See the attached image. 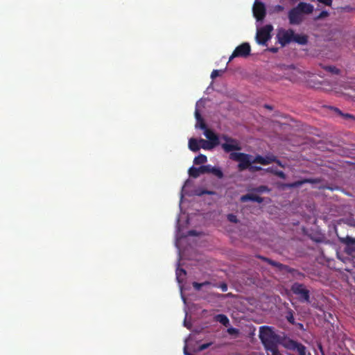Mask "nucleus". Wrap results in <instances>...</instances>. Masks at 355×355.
I'll return each instance as SVG.
<instances>
[{
    "mask_svg": "<svg viewBox=\"0 0 355 355\" xmlns=\"http://www.w3.org/2000/svg\"><path fill=\"white\" fill-rule=\"evenodd\" d=\"M259 338L263 343L267 355H283L278 349V344H283L292 339L282 337L277 334L273 328L268 326H262L259 328Z\"/></svg>",
    "mask_w": 355,
    "mask_h": 355,
    "instance_id": "nucleus-1",
    "label": "nucleus"
},
{
    "mask_svg": "<svg viewBox=\"0 0 355 355\" xmlns=\"http://www.w3.org/2000/svg\"><path fill=\"white\" fill-rule=\"evenodd\" d=\"M252 156L244 153L232 152L230 154V159L239 162L238 170L243 171L248 169L254 163Z\"/></svg>",
    "mask_w": 355,
    "mask_h": 355,
    "instance_id": "nucleus-2",
    "label": "nucleus"
},
{
    "mask_svg": "<svg viewBox=\"0 0 355 355\" xmlns=\"http://www.w3.org/2000/svg\"><path fill=\"white\" fill-rule=\"evenodd\" d=\"M291 291L302 302H310V291L302 283L294 282L291 286Z\"/></svg>",
    "mask_w": 355,
    "mask_h": 355,
    "instance_id": "nucleus-3",
    "label": "nucleus"
},
{
    "mask_svg": "<svg viewBox=\"0 0 355 355\" xmlns=\"http://www.w3.org/2000/svg\"><path fill=\"white\" fill-rule=\"evenodd\" d=\"M258 258L263 260L264 261L267 262L271 266H275L278 268L280 270H286L288 272L292 273L294 277H296L299 279H303L305 275L302 272H300L297 271V270H295L293 268H289L288 266L284 265L281 263L275 261L272 259H270L268 258L264 257L263 256H258Z\"/></svg>",
    "mask_w": 355,
    "mask_h": 355,
    "instance_id": "nucleus-4",
    "label": "nucleus"
},
{
    "mask_svg": "<svg viewBox=\"0 0 355 355\" xmlns=\"http://www.w3.org/2000/svg\"><path fill=\"white\" fill-rule=\"evenodd\" d=\"M273 30V27L270 24L264 26L257 30L256 35V41L259 44L266 45V42L270 39V33Z\"/></svg>",
    "mask_w": 355,
    "mask_h": 355,
    "instance_id": "nucleus-5",
    "label": "nucleus"
},
{
    "mask_svg": "<svg viewBox=\"0 0 355 355\" xmlns=\"http://www.w3.org/2000/svg\"><path fill=\"white\" fill-rule=\"evenodd\" d=\"M221 139L225 141V143L221 144V146L226 153H230L234 150H240L241 149L239 142L235 139L230 137L226 135H223L221 136Z\"/></svg>",
    "mask_w": 355,
    "mask_h": 355,
    "instance_id": "nucleus-6",
    "label": "nucleus"
},
{
    "mask_svg": "<svg viewBox=\"0 0 355 355\" xmlns=\"http://www.w3.org/2000/svg\"><path fill=\"white\" fill-rule=\"evenodd\" d=\"M251 52V47L249 43L244 42L236 47L232 55L229 58V62H231L235 58H247L250 55Z\"/></svg>",
    "mask_w": 355,
    "mask_h": 355,
    "instance_id": "nucleus-7",
    "label": "nucleus"
},
{
    "mask_svg": "<svg viewBox=\"0 0 355 355\" xmlns=\"http://www.w3.org/2000/svg\"><path fill=\"white\" fill-rule=\"evenodd\" d=\"M283 347L288 350L296 351L299 355H306V347L294 340L284 343Z\"/></svg>",
    "mask_w": 355,
    "mask_h": 355,
    "instance_id": "nucleus-8",
    "label": "nucleus"
},
{
    "mask_svg": "<svg viewBox=\"0 0 355 355\" xmlns=\"http://www.w3.org/2000/svg\"><path fill=\"white\" fill-rule=\"evenodd\" d=\"M294 36V31L292 29L282 30L277 34L279 42L282 46L289 44L293 41Z\"/></svg>",
    "mask_w": 355,
    "mask_h": 355,
    "instance_id": "nucleus-9",
    "label": "nucleus"
},
{
    "mask_svg": "<svg viewBox=\"0 0 355 355\" xmlns=\"http://www.w3.org/2000/svg\"><path fill=\"white\" fill-rule=\"evenodd\" d=\"M253 13L257 21L263 20L266 15L265 5L262 2L255 1L253 6Z\"/></svg>",
    "mask_w": 355,
    "mask_h": 355,
    "instance_id": "nucleus-10",
    "label": "nucleus"
},
{
    "mask_svg": "<svg viewBox=\"0 0 355 355\" xmlns=\"http://www.w3.org/2000/svg\"><path fill=\"white\" fill-rule=\"evenodd\" d=\"M253 162L259 163L263 165H268L273 162H276L280 164V162L273 155H268L265 157H262L259 155L254 157Z\"/></svg>",
    "mask_w": 355,
    "mask_h": 355,
    "instance_id": "nucleus-11",
    "label": "nucleus"
},
{
    "mask_svg": "<svg viewBox=\"0 0 355 355\" xmlns=\"http://www.w3.org/2000/svg\"><path fill=\"white\" fill-rule=\"evenodd\" d=\"M289 22L291 24H299L302 21V15L300 12L294 8L288 12Z\"/></svg>",
    "mask_w": 355,
    "mask_h": 355,
    "instance_id": "nucleus-12",
    "label": "nucleus"
},
{
    "mask_svg": "<svg viewBox=\"0 0 355 355\" xmlns=\"http://www.w3.org/2000/svg\"><path fill=\"white\" fill-rule=\"evenodd\" d=\"M204 135L214 146H216L220 144L218 137L213 132V130L207 128L204 130Z\"/></svg>",
    "mask_w": 355,
    "mask_h": 355,
    "instance_id": "nucleus-13",
    "label": "nucleus"
},
{
    "mask_svg": "<svg viewBox=\"0 0 355 355\" xmlns=\"http://www.w3.org/2000/svg\"><path fill=\"white\" fill-rule=\"evenodd\" d=\"M295 8L301 15L302 13L310 14L313 10V6L311 4L304 2L299 3Z\"/></svg>",
    "mask_w": 355,
    "mask_h": 355,
    "instance_id": "nucleus-14",
    "label": "nucleus"
},
{
    "mask_svg": "<svg viewBox=\"0 0 355 355\" xmlns=\"http://www.w3.org/2000/svg\"><path fill=\"white\" fill-rule=\"evenodd\" d=\"M241 201L243 202L253 201L258 203H261L263 202V198L253 193H247L241 197Z\"/></svg>",
    "mask_w": 355,
    "mask_h": 355,
    "instance_id": "nucleus-15",
    "label": "nucleus"
},
{
    "mask_svg": "<svg viewBox=\"0 0 355 355\" xmlns=\"http://www.w3.org/2000/svg\"><path fill=\"white\" fill-rule=\"evenodd\" d=\"M314 182H315V181L313 179L305 178L302 180H298V181H295L292 183L288 184L287 187L289 188H297V187L302 186V184H304L305 183H314Z\"/></svg>",
    "mask_w": 355,
    "mask_h": 355,
    "instance_id": "nucleus-16",
    "label": "nucleus"
},
{
    "mask_svg": "<svg viewBox=\"0 0 355 355\" xmlns=\"http://www.w3.org/2000/svg\"><path fill=\"white\" fill-rule=\"evenodd\" d=\"M330 110L334 111L335 114H336L338 116H340L345 119H353L355 120V116L352 114H348V113H343L340 109L335 107H329Z\"/></svg>",
    "mask_w": 355,
    "mask_h": 355,
    "instance_id": "nucleus-17",
    "label": "nucleus"
},
{
    "mask_svg": "<svg viewBox=\"0 0 355 355\" xmlns=\"http://www.w3.org/2000/svg\"><path fill=\"white\" fill-rule=\"evenodd\" d=\"M189 148L193 152H197L200 150V142L196 139L191 138L189 140Z\"/></svg>",
    "mask_w": 355,
    "mask_h": 355,
    "instance_id": "nucleus-18",
    "label": "nucleus"
},
{
    "mask_svg": "<svg viewBox=\"0 0 355 355\" xmlns=\"http://www.w3.org/2000/svg\"><path fill=\"white\" fill-rule=\"evenodd\" d=\"M214 319L216 322H220L225 327L230 325L229 318L225 314H218L214 317Z\"/></svg>",
    "mask_w": 355,
    "mask_h": 355,
    "instance_id": "nucleus-19",
    "label": "nucleus"
},
{
    "mask_svg": "<svg viewBox=\"0 0 355 355\" xmlns=\"http://www.w3.org/2000/svg\"><path fill=\"white\" fill-rule=\"evenodd\" d=\"M293 37H294L293 41L299 44L304 45L308 42V38L306 35L294 33Z\"/></svg>",
    "mask_w": 355,
    "mask_h": 355,
    "instance_id": "nucleus-20",
    "label": "nucleus"
},
{
    "mask_svg": "<svg viewBox=\"0 0 355 355\" xmlns=\"http://www.w3.org/2000/svg\"><path fill=\"white\" fill-rule=\"evenodd\" d=\"M200 174H202L200 166L198 168L192 166L189 169V175L192 178H196L199 177Z\"/></svg>",
    "mask_w": 355,
    "mask_h": 355,
    "instance_id": "nucleus-21",
    "label": "nucleus"
},
{
    "mask_svg": "<svg viewBox=\"0 0 355 355\" xmlns=\"http://www.w3.org/2000/svg\"><path fill=\"white\" fill-rule=\"evenodd\" d=\"M207 158L206 155L200 154L194 158L193 163L196 165L203 164L207 162Z\"/></svg>",
    "mask_w": 355,
    "mask_h": 355,
    "instance_id": "nucleus-22",
    "label": "nucleus"
},
{
    "mask_svg": "<svg viewBox=\"0 0 355 355\" xmlns=\"http://www.w3.org/2000/svg\"><path fill=\"white\" fill-rule=\"evenodd\" d=\"M199 142L200 144V146L205 150H209L216 146H214L213 144H211L210 141H207L203 139H200L199 140Z\"/></svg>",
    "mask_w": 355,
    "mask_h": 355,
    "instance_id": "nucleus-23",
    "label": "nucleus"
},
{
    "mask_svg": "<svg viewBox=\"0 0 355 355\" xmlns=\"http://www.w3.org/2000/svg\"><path fill=\"white\" fill-rule=\"evenodd\" d=\"M187 272L186 270L183 268H177L176 270V277L178 282H182V276L184 277L186 275Z\"/></svg>",
    "mask_w": 355,
    "mask_h": 355,
    "instance_id": "nucleus-24",
    "label": "nucleus"
},
{
    "mask_svg": "<svg viewBox=\"0 0 355 355\" xmlns=\"http://www.w3.org/2000/svg\"><path fill=\"white\" fill-rule=\"evenodd\" d=\"M211 173L219 179L223 178V173L221 171V169L218 167L213 166V168H211Z\"/></svg>",
    "mask_w": 355,
    "mask_h": 355,
    "instance_id": "nucleus-25",
    "label": "nucleus"
},
{
    "mask_svg": "<svg viewBox=\"0 0 355 355\" xmlns=\"http://www.w3.org/2000/svg\"><path fill=\"white\" fill-rule=\"evenodd\" d=\"M211 168H213V166L211 165H203L200 166L202 174L211 173Z\"/></svg>",
    "mask_w": 355,
    "mask_h": 355,
    "instance_id": "nucleus-26",
    "label": "nucleus"
},
{
    "mask_svg": "<svg viewBox=\"0 0 355 355\" xmlns=\"http://www.w3.org/2000/svg\"><path fill=\"white\" fill-rule=\"evenodd\" d=\"M254 191L257 193H263V192H268L270 189L267 186L261 185L259 186L255 189H254Z\"/></svg>",
    "mask_w": 355,
    "mask_h": 355,
    "instance_id": "nucleus-27",
    "label": "nucleus"
},
{
    "mask_svg": "<svg viewBox=\"0 0 355 355\" xmlns=\"http://www.w3.org/2000/svg\"><path fill=\"white\" fill-rule=\"evenodd\" d=\"M343 242L347 245H355V238L347 236L343 239Z\"/></svg>",
    "mask_w": 355,
    "mask_h": 355,
    "instance_id": "nucleus-28",
    "label": "nucleus"
},
{
    "mask_svg": "<svg viewBox=\"0 0 355 355\" xmlns=\"http://www.w3.org/2000/svg\"><path fill=\"white\" fill-rule=\"evenodd\" d=\"M325 69L327 71L334 74H338L340 73V70L334 66H328Z\"/></svg>",
    "mask_w": 355,
    "mask_h": 355,
    "instance_id": "nucleus-29",
    "label": "nucleus"
},
{
    "mask_svg": "<svg viewBox=\"0 0 355 355\" xmlns=\"http://www.w3.org/2000/svg\"><path fill=\"white\" fill-rule=\"evenodd\" d=\"M227 219L229 221H230L232 223H237L239 222L237 216L233 214H228Z\"/></svg>",
    "mask_w": 355,
    "mask_h": 355,
    "instance_id": "nucleus-30",
    "label": "nucleus"
},
{
    "mask_svg": "<svg viewBox=\"0 0 355 355\" xmlns=\"http://www.w3.org/2000/svg\"><path fill=\"white\" fill-rule=\"evenodd\" d=\"M221 73H222V71L220 70H218V69H214L212 71L211 73V78L212 79H214L216 78V77L219 76L221 75Z\"/></svg>",
    "mask_w": 355,
    "mask_h": 355,
    "instance_id": "nucleus-31",
    "label": "nucleus"
},
{
    "mask_svg": "<svg viewBox=\"0 0 355 355\" xmlns=\"http://www.w3.org/2000/svg\"><path fill=\"white\" fill-rule=\"evenodd\" d=\"M197 125H198V127L203 130L207 128L203 119L197 121Z\"/></svg>",
    "mask_w": 355,
    "mask_h": 355,
    "instance_id": "nucleus-32",
    "label": "nucleus"
},
{
    "mask_svg": "<svg viewBox=\"0 0 355 355\" xmlns=\"http://www.w3.org/2000/svg\"><path fill=\"white\" fill-rule=\"evenodd\" d=\"M250 170V171L251 172H256V171H261L262 168L261 166H252V164L250 165V166L248 168Z\"/></svg>",
    "mask_w": 355,
    "mask_h": 355,
    "instance_id": "nucleus-33",
    "label": "nucleus"
},
{
    "mask_svg": "<svg viewBox=\"0 0 355 355\" xmlns=\"http://www.w3.org/2000/svg\"><path fill=\"white\" fill-rule=\"evenodd\" d=\"M193 287L196 291H200L202 288V284L196 282L192 283Z\"/></svg>",
    "mask_w": 355,
    "mask_h": 355,
    "instance_id": "nucleus-34",
    "label": "nucleus"
},
{
    "mask_svg": "<svg viewBox=\"0 0 355 355\" xmlns=\"http://www.w3.org/2000/svg\"><path fill=\"white\" fill-rule=\"evenodd\" d=\"M211 345V343L202 344L198 347V351L199 352L203 351V350L207 349Z\"/></svg>",
    "mask_w": 355,
    "mask_h": 355,
    "instance_id": "nucleus-35",
    "label": "nucleus"
},
{
    "mask_svg": "<svg viewBox=\"0 0 355 355\" xmlns=\"http://www.w3.org/2000/svg\"><path fill=\"white\" fill-rule=\"evenodd\" d=\"M329 16V12L326 11V10H323L322 11L319 15L318 16V19H323L324 17H327Z\"/></svg>",
    "mask_w": 355,
    "mask_h": 355,
    "instance_id": "nucleus-36",
    "label": "nucleus"
},
{
    "mask_svg": "<svg viewBox=\"0 0 355 355\" xmlns=\"http://www.w3.org/2000/svg\"><path fill=\"white\" fill-rule=\"evenodd\" d=\"M227 332L230 335H234V334H239V330L236 328L231 327V328L227 329Z\"/></svg>",
    "mask_w": 355,
    "mask_h": 355,
    "instance_id": "nucleus-37",
    "label": "nucleus"
},
{
    "mask_svg": "<svg viewBox=\"0 0 355 355\" xmlns=\"http://www.w3.org/2000/svg\"><path fill=\"white\" fill-rule=\"evenodd\" d=\"M318 1L328 6H330L332 4V0H318Z\"/></svg>",
    "mask_w": 355,
    "mask_h": 355,
    "instance_id": "nucleus-38",
    "label": "nucleus"
},
{
    "mask_svg": "<svg viewBox=\"0 0 355 355\" xmlns=\"http://www.w3.org/2000/svg\"><path fill=\"white\" fill-rule=\"evenodd\" d=\"M275 174L279 177L280 178L285 179L286 175L283 171H279L275 173Z\"/></svg>",
    "mask_w": 355,
    "mask_h": 355,
    "instance_id": "nucleus-39",
    "label": "nucleus"
},
{
    "mask_svg": "<svg viewBox=\"0 0 355 355\" xmlns=\"http://www.w3.org/2000/svg\"><path fill=\"white\" fill-rule=\"evenodd\" d=\"M195 116H196L197 121L202 119V117L201 116V115L198 110H196L195 112Z\"/></svg>",
    "mask_w": 355,
    "mask_h": 355,
    "instance_id": "nucleus-40",
    "label": "nucleus"
},
{
    "mask_svg": "<svg viewBox=\"0 0 355 355\" xmlns=\"http://www.w3.org/2000/svg\"><path fill=\"white\" fill-rule=\"evenodd\" d=\"M220 287L221 290H222L223 291H224V292H225V291H227V284H225V283H223V284H220Z\"/></svg>",
    "mask_w": 355,
    "mask_h": 355,
    "instance_id": "nucleus-41",
    "label": "nucleus"
},
{
    "mask_svg": "<svg viewBox=\"0 0 355 355\" xmlns=\"http://www.w3.org/2000/svg\"><path fill=\"white\" fill-rule=\"evenodd\" d=\"M268 50L270 51V52H272V53H277V51H278V49L277 48H275V47H272V48H269Z\"/></svg>",
    "mask_w": 355,
    "mask_h": 355,
    "instance_id": "nucleus-42",
    "label": "nucleus"
},
{
    "mask_svg": "<svg viewBox=\"0 0 355 355\" xmlns=\"http://www.w3.org/2000/svg\"><path fill=\"white\" fill-rule=\"evenodd\" d=\"M283 9H284V8L282 6L278 5V6H276V10L277 11H282V10H283Z\"/></svg>",
    "mask_w": 355,
    "mask_h": 355,
    "instance_id": "nucleus-43",
    "label": "nucleus"
},
{
    "mask_svg": "<svg viewBox=\"0 0 355 355\" xmlns=\"http://www.w3.org/2000/svg\"><path fill=\"white\" fill-rule=\"evenodd\" d=\"M189 235H191V236H196L197 235V233L195 230H191L189 231Z\"/></svg>",
    "mask_w": 355,
    "mask_h": 355,
    "instance_id": "nucleus-44",
    "label": "nucleus"
},
{
    "mask_svg": "<svg viewBox=\"0 0 355 355\" xmlns=\"http://www.w3.org/2000/svg\"><path fill=\"white\" fill-rule=\"evenodd\" d=\"M201 284H202V287L205 286H207V285H210L211 284L210 282H209V281H205L204 282H202Z\"/></svg>",
    "mask_w": 355,
    "mask_h": 355,
    "instance_id": "nucleus-45",
    "label": "nucleus"
},
{
    "mask_svg": "<svg viewBox=\"0 0 355 355\" xmlns=\"http://www.w3.org/2000/svg\"><path fill=\"white\" fill-rule=\"evenodd\" d=\"M288 320L291 322V323H293L294 322V318H293V315H291V317L288 318Z\"/></svg>",
    "mask_w": 355,
    "mask_h": 355,
    "instance_id": "nucleus-46",
    "label": "nucleus"
},
{
    "mask_svg": "<svg viewBox=\"0 0 355 355\" xmlns=\"http://www.w3.org/2000/svg\"><path fill=\"white\" fill-rule=\"evenodd\" d=\"M265 107H266V108H268V109H270V110H271V109H272V107H271V106H270V105H265Z\"/></svg>",
    "mask_w": 355,
    "mask_h": 355,
    "instance_id": "nucleus-47",
    "label": "nucleus"
},
{
    "mask_svg": "<svg viewBox=\"0 0 355 355\" xmlns=\"http://www.w3.org/2000/svg\"><path fill=\"white\" fill-rule=\"evenodd\" d=\"M202 193H207V194H209V193H211V192H210V191H204L202 192Z\"/></svg>",
    "mask_w": 355,
    "mask_h": 355,
    "instance_id": "nucleus-48",
    "label": "nucleus"
}]
</instances>
